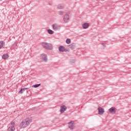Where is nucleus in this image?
I'll use <instances>...</instances> for the list:
<instances>
[{
  "mask_svg": "<svg viewBox=\"0 0 131 131\" xmlns=\"http://www.w3.org/2000/svg\"><path fill=\"white\" fill-rule=\"evenodd\" d=\"M70 19V15L68 13L66 14L63 18V20L64 23H68L69 22V20Z\"/></svg>",
  "mask_w": 131,
  "mask_h": 131,
  "instance_id": "nucleus-4",
  "label": "nucleus"
},
{
  "mask_svg": "<svg viewBox=\"0 0 131 131\" xmlns=\"http://www.w3.org/2000/svg\"><path fill=\"white\" fill-rule=\"evenodd\" d=\"M66 110H67V106H66V105H62L60 106V113L61 114L64 113V112L66 111Z\"/></svg>",
  "mask_w": 131,
  "mask_h": 131,
  "instance_id": "nucleus-9",
  "label": "nucleus"
},
{
  "mask_svg": "<svg viewBox=\"0 0 131 131\" xmlns=\"http://www.w3.org/2000/svg\"><path fill=\"white\" fill-rule=\"evenodd\" d=\"M98 114L99 115H103L105 113V111L103 107H98Z\"/></svg>",
  "mask_w": 131,
  "mask_h": 131,
  "instance_id": "nucleus-7",
  "label": "nucleus"
},
{
  "mask_svg": "<svg viewBox=\"0 0 131 131\" xmlns=\"http://www.w3.org/2000/svg\"><path fill=\"white\" fill-rule=\"evenodd\" d=\"M8 126L7 131H15V129H16V128L15 127V122H11Z\"/></svg>",
  "mask_w": 131,
  "mask_h": 131,
  "instance_id": "nucleus-3",
  "label": "nucleus"
},
{
  "mask_svg": "<svg viewBox=\"0 0 131 131\" xmlns=\"http://www.w3.org/2000/svg\"><path fill=\"white\" fill-rule=\"evenodd\" d=\"M31 122H32V118H28L24 119L19 125L20 128H25V127H27V126L30 124Z\"/></svg>",
  "mask_w": 131,
  "mask_h": 131,
  "instance_id": "nucleus-1",
  "label": "nucleus"
},
{
  "mask_svg": "<svg viewBox=\"0 0 131 131\" xmlns=\"http://www.w3.org/2000/svg\"><path fill=\"white\" fill-rule=\"evenodd\" d=\"M102 45L103 46V48H106V44H105L104 43H102Z\"/></svg>",
  "mask_w": 131,
  "mask_h": 131,
  "instance_id": "nucleus-22",
  "label": "nucleus"
},
{
  "mask_svg": "<svg viewBox=\"0 0 131 131\" xmlns=\"http://www.w3.org/2000/svg\"><path fill=\"white\" fill-rule=\"evenodd\" d=\"M65 47L64 46H60L59 47V52H64L65 51Z\"/></svg>",
  "mask_w": 131,
  "mask_h": 131,
  "instance_id": "nucleus-13",
  "label": "nucleus"
},
{
  "mask_svg": "<svg viewBox=\"0 0 131 131\" xmlns=\"http://www.w3.org/2000/svg\"><path fill=\"white\" fill-rule=\"evenodd\" d=\"M40 84H36L33 85L34 88H38V86H40Z\"/></svg>",
  "mask_w": 131,
  "mask_h": 131,
  "instance_id": "nucleus-21",
  "label": "nucleus"
},
{
  "mask_svg": "<svg viewBox=\"0 0 131 131\" xmlns=\"http://www.w3.org/2000/svg\"><path fill=\"white\" fill-rule=\"evenodd\" d=\"M66 43L68 45H70V43H71V40L70 38L67 39Z\"/></svg>",
  "mask_w": 131,
  "mask_h": 131,
  "instance_id": "nucleus-19",
  "label": "nucleus"
},
{
  "mask_svg": "<svg viewBox=\"0 0 131 131\" xmlns=\"http://www.w3.org/2000/svg\"><path fill=\"white\" fill-rule=\"evenodd\" d=\"M2 58H3V59H4L5 60H6V59H8V58H9V55H8V54H4L2 56Z\"/></svg>",
  "mask_w": 131,
  "mask_h": 131,
  "instance_id": "nucleus-17",
  "label": "nucleus"
},
{
  "mask_svg": "<svg viewBox=\"0 0 131 131\" xmlns=\"http://www.w3.org/2000/svg\"><path fill=\"white\" fill-rule=\"evenodd\" d=\"M116 110L117 109L115 107H112L108 110V111L111 113V114H115V113H116Z\"/></svg>",
  "mask_w": 131,
  "mask_h": 131,
  "instance_id": "nucleus-10",
  "label": "nucleus"
},
{
  "mask_svg": "<svg viewBox=\"0 0 131 131\" xmlns=\"http://www.w3.org/2000/svg\"><path fill=\"white\" fill-rule=\"evenodd\" d=\"M48 5L49 6H52V5H53V3L52 2H49V3H48Z\"/></svg>",
  "mask_w": 131,
  "mask_h": 131,
  "instance_id": "nucleus-23",
  "label": "nucleus"
},
{
  "mask_svg": "<svg viewBox=\"0 0 131 131\" xmlns=\"http://www.w3.org/2000/svg\"><path fill=\"white\" fill-rule=\"evenodd\" d=\"M75 127V125H74V121H71L69 123V128L71 129V130L74 129Z\"/></svg>",
  "mask_w": 131,
  "mask_h": 131,
  "instance_id": "nucleus-6",
  "label": "nucleus"
},
{
  "mask_svg": "<svg viewBox=\"0 0 131 131\" xmlns=\"http://www.w3.org/2000/svg\"><path fill=\"white\" fill-rule=\"evenodd\" d=\"M40 59L43 62H48V56L47 54L43 53L40 55Z\"/></svg>",
  "mask_w": 131,
  "mask_h": 131,
  "instance_id": "nucleus-5",
  "label": "nucleus"
},
{
  "mask_svg": "<svg viewBox=\"0 0 131 131\" xmlns=\"http://www.w3.org/2000/svg\"><path fill=\"white\" fill-rule=\"evenodd\" d=\"M82 27L83 29H86V28H89V27H90V24L85 23L82 25Z\"/></svg>",
  "mask_w": 131,
  "mask_h": 131,
  "instance_id": "nucleus-11",
  "label": "nucleus"
},
{
  "mask_svg": "<svg viewBox=\"0 0 131 131\" xmlns=\"http://www.w3.org/2000/svg\"><path fill=\"white\" fill-rule=\"evenodd\" d=\"M41 45L46 50H53V45L50 43L42 42L41 43Z\"/></svg>",
  "mask_w": 131,
  "mask_h": 131,
  "instance_id": "nucleus-2",
  "label": "nucleus"
},
{
  "mask_svg": "<svg viewBox=\"0 0 131 131\" xmlns=\"http://www.w3.org/2000/svg\"><path fill=\"white\" fill-rule=\"evenodd\" d=\"M26 90H28V88H23L20 90V91H19V94H23Z\"/></svg>",
  "mask_w": 131,
  "mask_h": 131,
  "instance_id": "nucleus-14",
  "label": "nucleus"
},
{
  "mask_svg": "<svg viewBox=\"0 0 131 131\" xmlns=\"http://www.w3.org/2000/svg\"><path fill=\"white\" fill-rule=\"evenodd\" d=\"M57 9H58V10H62L64 9V6L62 5V4H59L57 6Z\"/></svg>",
  "mask_w": 131,
  "mask_h": 131,
  "instance_id": "nucleus-15",
  "label": "nucleus"
},
{
  "mask_svg": "<svg viewBox=\"0 0 131 131\" xmlns=\"http://www.w3.org/2000/svg\"><path fill=\"white\" fill-rule=\"evenodd\" d=\"M5 46V41H0V50Z\"/></svg>",
  "mask_w": 131,
  "mask_h": 131,
  "instance_id": "nucleus-16",
  "label": "nucleus"
},
{
  "mask_svg": "<svg viewBox=\"0 0 131 131\" xmlns=\"http://www.w3.org/2000/svg\"><path fill=\"white\" fill-rule=\"evenodd\" d=\"M58 14L60 16H63V15H64V11H58Z\"/></svg>",
  "mask_w": 131,
  "mask_h": 131,
  "instance_id": "nucleus-20",
  "label": "nucleus"
},
{
  "mask_svg": "<svg viewBox=\"0 0 131 131\" xmlns=\"http://www.w3.org/2000/svg\"><path fill=\"white\" fill-rule=\"evenodd\" d=\"M48 32L49 34H54V31H53L51 29H48Z\"/></svg>",
  "mask_w": 131,
  "mask_h": 131,
  "instance_id": "nucleus-18",
  "label": "nucleus"
},
{
  "mask_svg": "<svg viewBox=\"0 0 131 131\" xmlns=\"http://www.w3.org/2000/svg\"><path fill=\"white\" fill-rule=\"evenodd\" d=\"M68 47L69 49H71V50H74V49H75V44L72 43L68 45Z\"/></svg>",
  "mask_w": 131,
  "mask_h": 131,
  "instance_id": "nucleus-12",
  "label": "nucleus"
},
{
  "mask_svg": "<svg viewBox=\"0 0 131 131\" xmlns=\"http://www.w3.org/2000/svg\"><path fill=\"white\" fill-rule=\"evenodd\" d=\"M52 28L54 30H59L61 27L58 24H55L52 25Z\"/></svg>",
  "mask_w": 131,
  "mask_h": 131,
  "instance_id": "nucleus-8",
  "label": "nucleus"
}]
</instances>
